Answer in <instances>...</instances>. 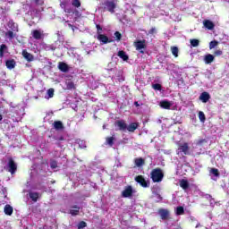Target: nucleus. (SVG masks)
<instances>
[{
	"label": "nucleus",
	"instance_id": "f257e3e1",
	"mask_svg": "<svg viewBox=\"0 0 229 229\" xmlns=\"http://www.w3.org/2000/svg\"><path fill=\"white\" fill-rule=\"evenodd\" d=\"M150 178L154 183H159L164 180V172H162L161 168H155L150 173Z\"/></svg>",
	"mask_w": 229,
	"mask_h": 229
},
{
	"label": "nucleus",
	"instance_id": "f03ea898",
	"mask_svg": "<svg viewBox=\"0 0 229 229\" xmlns=\"http://www.w3.org/2000/svg\"><path fill=\"white\" fill-rule=\"evenodd\" d=\"M104 12H109L110 13H115V8H117V3L115 0H106L103 4Z\"/></svg>",
	"mask_w": 229,
	"mask_h": 229
},
{
	"label": "nucleus",
	"instance_id": "7ed1b4c3",
	"mask_svg": "<svg viewBox=\"0 0 229 229\" xmlns=\"http://www.w3.org/2000/svg\"><path fill=\"white\" fill-rule=\"evenodd\" d=\"M6 167L8 173H11V174H15V173H17V163H15V160H13V157H8Z\"/></svg>",
	"mask_w": 229,
	"mask_h": 229
},
{
	"label": "nucleus",
	"instance_id": "20e7f679",
	"mask_svg": "<svg viewBox=\"0 0 229 229\" xmlns=\"http://www.w3.org/2000/svg\"><path fill=\"white\" fill-rule=\"evenodd\" d=\"M178 155H180V153H183V155H191V148L189 147V143H180L178 145Z\"/></svg>",
	"mask_w": 229,
	"mask_h": 229
},
{
	"label": "nucleus",
	"instance_id": "39448f33",
	"mask_svg": "<svg viewBox=\"0 0 229 229\" xmlns=\"http://www.w3.org/2000/svg\"><path fill=\"white\" fill-rule=\"evenodd\" d=\"M134 47H136V51H139L141 55H144V50L142 49H146V39L135 41Z\"/></svg>",
	"mask_w": 229,
	"mask_h": 229
},
{
	"label": "nucleus",
	"instance_id": "423d86ee",
	"mask_svg": "<svg viewBox=\"0 0 229 229\" xmlns=\"http://www.w3.org/2000/svg\"><path fill=\"white\" fill-rule=\"evenodd\" d=\"M123 198H131L133 196V187L131 185H128L122 191Z\"/></svg>",
	"mask_w": 229,
	"mask_h": 229
},
{
	"label": "nucleus",
	"instance_id": "0eeeda50",
	"mask_svg": "<svg viewBox=\"0 0 229 229\" xmlns=\"http://www.w3.org/2000/svg\"><path fill=\"white\" fill-rule=\"evenodd\" d=\"M120 131H126L128 128V123L124 120H118L114 123Z\"/></svg>",
	"mask_w": 229,
	"mask_h": 229
},
{
	"label": "nucleus",
	"instance_id": "6e6552de",
	"mask_svg": "<svg viewBox=\"0 0 229 229\" xmlns=\"http://www.w3.org/2000/svg\"><path fill=\"white\" fill-rule=\"evenodd\" d=\"M135 182H137V183H140V185L141 187H144V189L149 187V182H146V179L142 175L136 176Z\"/></svg>",
	"mask_w": 229,
	"mask_h": 229
},
{
	"label": "nucleus",
	"instance_id": "1a4fd4ad",
	"mask_svg": "<svg viewBox=\"0 0 229 229\" xmlns=\"http://www.w3.org/2000/svg\"><path fill=\"white\" fill-rule=\"evenodd\" d=\"M158 214L163 221H167V219H169V216H170L169 210L160 208L158 209Z\"/></svg>",
	"mask_w": 229,
	"mask_h": 229
},
{
	"label": "nucleus",
	"instance_id": "9d476101",
	"mask_svg": "<svg viewBox=\"0 0 229 229\" xmlns=\"http://www.w3.org/2000/svg\"><path fill=\"white\" fill-rule=\"evenodd\" d=\"M7 26L11 30V31H14V33H18V31H19V24L15 23V21H13V20H10L7 22Z\"/></svg>",
	"mask_w": 229,
	"mask_h": 229
},
{
	"label": "nucleus",
	"instance_id": "9b49d317",
	"mask_svg": "<svg viewBox=\"0 0 229 229\" xmlns=\"http://www.w3.org/2000/svg\"><path fill=\"white\" fill-rule=\"evenodd\" d=\"M21 55L25 60H27V62H33V60H35V56H33L32 54H30V52H28L26 49L22 50Z\"/></svg>",
	"mask_w": 229,
	"mask_h": 229
},
{
	"label": "nucleus",
	"instance_id": "f8f14e48",
	"mask_svg": "<svg viewBox=\"0 0 229 229\" xmlns=\"http://www.w3.org/2000/svg\"><path fill=\"white\" fill-rule=\"evenodd\" d=\"M31 35L35 40H41V38H44V34L38 30H32Z\"/></svg>",
	"mask_w": 229,
	"mask_h": 229
},
{
	"label": "nucleus",
	"instance_id": "ddd939ff",
	"mask_svg": "<svg viewBox=\"0 0 229 229\" xmlns=\"http://www.w3.org/2000/svg\"><path fill=\"white\" fill-rule=\"evenodd\" d=\"M199 99L202 101V103H208V101H210V94L207 91H204L200 94Z\"/></svg>",
	"mask_w": 229,
	"mask_h": 229
},
{
	"label": "nucleus",
	"instance_id": "4468645a",
	"mask_svg": "<svg viewBox=\"0 0 229 229\" xmlns=\"http://www.w3.org/2000/svg\"><path fill=\"white\" fill-rule=\"evenodd\" d=\"M58 69L61 71V72H69V64L64 62H59Z\"/></svg>",
	"mask_w": 229,
	"mask_h": 229
},
{
	"label": "nucleus",
	"instance_id": "2eb2a0df",
	"mask_svg": "<svg viewBox=\"0 0 229 229\" xmlns=\"http://www.w3.org/2000/svg\"><path fill=\"white\" fill-rule=\"evenodd\" d=\"M173 104L167 100H163L159 103V106L164 108L165 110H171V106Z\"/></svg>",
	"mask_w": 229,
	"mask_h": 229
},
{
	"label": "nucleus",
	"instance_id": "dca6fc26",
	"mask_svg": "<svg viewBox=\"0 0 229 229\" xmlns=\"http://www.w3.org/2000/svg\"><path fill=\"white\" fill-rule=\"evenodd\" d=\"M69 214H71V216H80V206H72Z\"/></svg>",
	"mask_w": 229,
	"mask_h": 229
},
{
	"label": "nucleus",
	"instance_id": "f3484780",
	"mask_svg": "<svg viewBox=\"0 0 229 229\" xmlns=\"http://www.w3.org/2000/svg\"><path fill=\"white\" fill-rule=\"evenodd\" d=\"M98 40L102 42V44H109L110 42H112V40H109L106 35L105 34H99L98 36Z\"/></svg>",
	"mask_w": 229,
	"mask_h": 229
},
{
	"label": "nucleus",
	"instance_id": "a211bd4d",
	"mask_svg": "<svg viewBox=\"0 0 229 229\" xmlns=\"http://www.w3.org/2000/svg\"><path fill=\"white\" fill-rule=\"evenodd\" d=\"M15 65H17L15 59H10L5 62V66L7 67V69H15Z\"/></svg>",
	"mask_w": 229,
	"mask_h": 229
},
{
	"label": "nucleus",
	"instance_id": "6ab92c4d",
	"mask_svg": "<svg viewBox=\"0 0 229 229\" xmlns=\"http://www.w3.org/2000/svg\"><path fill=\"white\" fill-rule=\"evenodd\" d=\"M117 55L119 56V58L123 60V62H128V60H130V56H128V55H126V52H124V50L118 51Z\"/></svg>",
	"mask_w": 229,
	"mask_h": 229
},
{
	"label": "nucleus",
	"instance_id": "aec40b11",
	"mask_svg": "<svg viewBox=\"0 0 229 229\" xmlns=\"http://www.w3.org/2000/svg\"><path fill=\"white\" fill-rule=\"evenodd\" d=\"M4 212L5 216H12L13 214V207H12L10 204H7L4 208Z\"/></svg>",
	"mask_w": 229,
	"mask_h": 229
},
{
	"label": "nucleus",
	"instance_id": "412c9836",
	"mask_svg": "<svg viewBox=\"0 0 229 229\" xmlns=\"http://www.w3.org/2000/svg\"><path fill=\"white\" fill-rule=\"evenodd\" d=\"M66 89L67 90H76V85L74 82L71 80H67L65 81Z\"/></svg>",
	"mask_w": 229,
	"mask_h": 229
},
{
	"label": "nucleus",
	"instance_id": "4be33fe9",
	"mask_svg": "<svg viewBox=\"0 0 229 229\" xmlns=\"http://www.w3.org/2000/svg\"><path fill=\"white\" fill-rule=\"evenodd\" d=\"M137 128H139V123H131L129 125H127V131H131V133H133V131H135Z\"/></svg>",
	"mask_w": 229,
	"mask_h": 229
},
{
	"label": "nucleus",
	"instance_id": "5701e85b",
	"mask_svg": "<svg viewBox=\"0 0 229 229\" xmlns=\"http://www.w3.org/2000/svg\"><path fill=\"white\" fill-rule=\"evenodd\" d=\"M134 164H135L136 167H142V165H144V164H146V161L142 157H138V158L134 159Z\"/></svg>",
	"mask_w": 229,
	"mask_h": 229
},
{
	"label": "nucleus",
	"instance_id": "b1692460",
	"mask_svg": "<svg viewBox=\"0 0 229 229\" xmlns=\"http://www.w3.org/2000/svg\"><path fill=\"white\" fill-rule=\"evenodd\" d=\"M53 125L55 130H57V131L64 130V123H62V121H55Z\"/></svg>",
	"mask_w": 229,
	"mask_h": 229
},
{
	"label": "nucleus",
	"instance_id": "393cba45",
	"mask_svg": "<svg viewBox=\"0 0 229 229\" xmlns=\"http://www.w3.org/2000/svg\"><path fill=\"white\" fill-rule=\"evenodd\" d=\"M29 196H30V199H31L32 201H34V202L38 201V198H39L38 192H37V191H30V192L29 193Z\"/></svg>",
	"mask_w": 229,
	"mask_h": 229
},
{
	"label": "nucleus",
	"instance_id": "a878e982",
	"mask_svg": "<svg viewBox=\"0 0 229 229\" xmlns=\"http://www.w3.org/2000/svg\"><path fill=\"white\" fill-rule=\"evenodd\" d=\"M5 37L7 38H9V40H13V38H15V37H17V34L13 30H9V31L5 32Z\"/></svg>",
	"mask_w": 229,
	"mask_h": 229
},
{
	"label": "nucleus",
	"instance_id": "bb28decb",
	"mask_svg": "<svg viewBox=\"0 0 229 229\" xmlns=\"http://www.w3.org/2000/svg\"><path fill=\"white\" fill-rule=\"evenodd\" d=\"M180 187H182V189H183V191H187V189H189V181L182 179L180 181Z\"/></svg>",
	"mask_w": 229,
	"mask_h": 229
},
{
	"label": "nucleus",
	"instance_id": "cd10ccee",
	"mask_svg": "<svg viewBox=\"0 0 229 229\" xmlns=\"http://www.w3.org/2000/svg\"><path fill=\"white\" fill-rule=\"evenodd\" d=\"M204 61H205V64H212V62H214V55H212V54L206 55Z\"/></svg>",
	"mask_w": 229,
	"mask_h": 229
},
{
	"label": "nucleus",
	"instance_id": "c85d7f7f",
	"mask_svg": "<svg viewBox=\"0 0 229 229\" xmlns=\"http://www.w3.org/2000/svg\"><path fill=\"white\" fill-rule=\"evenodd\" d=\"M204 26L205 28H207L208 30H214V22H212L209 20H206L204 21Z\"/></svg>",
	"mask_w": 229,
	"mask_h": 229
},
{
	"label": "nucleus",
	"instance_id": "c756f323",
	"mask_svg": "<svg viewBox=\"0 0 229 229\" xmlns=\"http://www.w3.org/2000/svg\"><path fill=\"white\" fill-rule=\"evenodd\" d=\"M115 140V137L111 136V137H106V144H107L108 146H110V148H112V146H114V141Z\"/></svg>",
	"mask_w": 229,
	"mask_h": 229
},
{
	"label": "nucleus",
	"instance_id": "7c9ffc66",
	"mask_svg": "<svg viewBox=\"0 0 229 229\" xmlns=\"http://www.w3.org/2000/svg\"><path fill=\"white\" fill-rule=\"evenodd\" d=\"M175 214L176 216H183V214H185V209L183 208V207L179 206L176 208Z\"/></svg>",
	"mask_w": 229,
	"mask_h": 229
},
{
	"label": "nucleus",
	"instance_id": "2f4dec72",
	"mask_svg": "<svg viewBox=\"0 0 229 229\" xmlns=\"http://www.w3.org/2000/svg\"><path fill=\"white\" fill-rule=\"evenodd\" d=\"M171 52L174 58H178V53H180L178 47H171Z\"/></svg>",
	"mask_w": 229,
	"mask_h": 229
},
{
	"label": "nucleus",
	"instance_id": "473e14b6",
	"mask_svg": "<svg viewBox=\"0 0 229 229\" xmlns=\"http://www.w3.org/2000/svg\"><path fill=\"white\" fill-rule=\"evenodd\" d=\"M8 49V47L5 44H2L0 46V58H3L4 56V50Z\"/></svg>",
	"mask_w": 229,
	"mask_h": 229
},
{
	"label": "nucleus",
	"instance_id": "72a5a7b5",
	"mask_svg": "<svg viewBox=\"0 0 229 229\" xmlns=\"http://www.w3.org/2000/svg\"><path fill=\"white\" fill-rule=\"evenodd\" d=\"M72 5L74 8H81V1H80V0H72Z\"/></svg>",
	"mask_w": 229,
	"mask_h": 229
},
{
	"label": "nucleus",
	"instance_id": "f704fd0d",
	"mask_svg": "<svg viewBox=\"0 0 229 229\" xmlns=\"http://www.w3.org/2000/svg\"><path fill=\"white\" fill-rule=\"evenodd\" d=\"M199 119L200 121V123H205V121H207V117L205 116V113H203L202 111L199 112Z\"/></svg>",
	"mask_w": 229,
	"mask_h": 229
},
{
	"label": "nucleus",
	"instance_id": "c9c22d12",
	"mask_svg": "<svg viewBox=\"0 0 229 229\" xmlns=\"http://www.w3.org/2000/svg\"><path fill=\"white\" fill-rule=\"evenodd\" d=\"M122 38H123V34H121V32H119V31H115L114 32V39L116 40V42H121Z\"/></svg>",
	"mask_w": 229,
	"mask_h": 229
},
{
	"label": "nucleus",
	"instance_id": "e433bc0d",
	"mask_svg": "<svg viewBox=\"0 0 229 229\" xmlns=\"http://www.w3.org/2000/svg\"><path fill=\"white\" fill-rule=\"evenodd\" d=\"M219 46V41L213 40L209 43V49H214V47H217Z\"/></svg>",
	"mask_w": 229,
	"mask_h": 229
},
{
	"label": "nucleus",
	"instance_id": "4c0bfd02",
	"mask_svg": "<svg viewBox=\"0 0 229 229\" xmlns=\"http://www.w3.org/2000/svg\"><path fill=\"white\" fill-rule=\"evenodd\" d=\"M64 12H65V13H75L78 14L80 13V12L78 10L72 11V8H64Z\"/></svg>",
	"mask_w": 229,
	"mask_h": 229
},
{
	"label": "nucleus",
	"instance_id": "58836bf2",
	"mask_svg": "<svg viewBox=\"0 0 229 229\" xmlns=\"http://www.w3.org/2000/svg\"><path fill=\"white\" fill-rule=\"evenodd\" d=\"M190 42L192 47H198V46H199V40L198 39H191Z\"/></svg>",
	"mask_w": 229,
	"mask_h": 229
},
{
	"label": "nucleus",
	"instance_id": "ea45409f",
	"mask_svg": "<svg viewBox=\"0 0 229 229\" xmlns=\"http://www.w3.org/2000/svg\"><path fill=\"white\" fill-rule=\"evenodd\" d=\"M96 28H97V35L98 36L102 35V33H103V27H101V25H99V24H97Z\"/></svg>",
	"mask_w": 229,
	"mask_h": 229
},
{
	"label": "nucleus",
	"instance_id": "a19ab883",
	"mask_svg": "<svg viewBox=\"0 0 229 229\" xmlns=\"http://www.w3.org/2000/svg\"><path fill=\"white\" fill-rule=\"evenodd\" d=\"M78 229H83V228H87V222L85 221H81L79 224H78Z\"/></svg>",
	"mask_w": 229,
	"mask_h": 229
},
{
	"label": "nucleus",
	"instance_id": "79ce46f5",
	"mask_svg": "<svg viewBox=\"0 0 229 229\" xmlns=\"http://www.w3.org/2000/svg\"><path fill=\"white\" fill-rule=\"evenodd\" d=\"M50 167L51 169H56V167H58V162H56V160H52L50 162Z\"/></svg>",
	"mask_w": 229,
	"mask_h": 229
},
{
	"label": "nucleus",
	"instance_id": "37998d69",
	"mask_svg": "<svg viewBox=\"0 0 229 229\" xmlns=\"http://www.w3.org/2000/svg\"><path fill=\"white\" fill-rule=\"evenodd\" d=\"M210 173L214 174V176H219V170L217 168H211Z\"/></svg>",
	"mask_w": 229,
	"mask_h": 229
},
{
	"label": "nucleus",
	"instance_id": "c03bdc74",
	"mask_svg": "<svg viewBox=\"0 0 229 229\" xmlns=\"http://www.w3.org/2000/svg\"><path fill=\"white\" fill-rule=\"evenodd\" d=\"M152 89H154V90H162V85L158 83L153 84Z\"/></svg>",
	"mask_w": 229,
	"mask_h": 229
},
{
	"label": "nucleus",
	"instance_id": "a18cd8bd",
	"mask_svg": "<svg viewBox=\"0 0 229 229\" xmlns=\"http://www.w3.org/2000/svg\"><path fill=\"white\" fill-rule=\"evenodd\" d=\"M48 98H53L55 96V89L53 88L47 90Z\"/></svg>",
	"mask_w": 229,
	"mask_h": 229
},
{
	"label": "nucleus",
	"instance_id": "49530a36",
	"mask_svg": "<svg viewBox=\"0 0 229 229\" xmlns=\"http://www.w3.org/2000/svg\"><path fill=\"white\" fill-rule=\"evenodd\" d=\"M155 33H157V29L153 27L148 30V35H155Z\"/></svg>",
	"mask_w": 229,
	"mask_h": 229
},
{
	"label": "nucleus",
	"instance_id": "de8ad7c7",
	"mask_svg": "<svg viewBox=\"0 0 229 229\" xmlns=\"http://www.w3.org/2000/svg\"><path fill=\"white\" fill-rule=\"evenodd\" d=\"M215 56H221L223 55V50H216L214 52Z\"/></svg>",
	"mask_w": 229,
	"mask_h": 229
},
{
	"label": "nucleus",
	"instance_id": "09e8293b",
	"mask_svg": "<svg viewBox=\"0 0 229 229\" xmlns=\"http://www.w3.org/2000/svg\"><path fill=\"white\" fill-rule=\"evenodd\" d=\"M60 6H61V8L65 10V8H66L65 6H67V2L66 1L61 2Z\"/></svg>",
	"mask_w": 229,
	"mask_h": 229
},
{
	"label": "nucleus",
	"instance_id": "8fccbe9b",
	"mask_svg": "<svg viewBox=\"0 0 229 229\" xmlns=\"http://www.w3.org/2000/svg\"><path fill=\"white\" fill-rule=\"evenodd\" d=\"M204 142H207V140L205 139L199 140L197 144L198 146H201V144H203Z\"/></svg>",
	"mask_w": 229,
	"mask_h": 229
},
{
	"label": "nucleus",
	"instance_id": "3c124183",
	"mask_svg": "<svg viewBox=\"0 0 229 229\" xmlns=\"http://www.w3.org/2000/svg\"><path fill=\"white\" fill-rule=\"evenodd\" d=\"M54 139H55V140H65V138H64V136H61V137H59V138L54 137Z\"/></svg>",
	"mask_w": 229,
	"mask_h": 229
},
{
	"label": "nucleus",
	"instance_id": "603ef678",
	"mask_svg": "<svg viewBox=\"0 0 229 229\" xmlns=\"http://www.w3.org/2000/svg\"><path fill=\"white\" fill-rule=\"evenodd\" d=\"M134 105H135L137 107L140 106V105L139 104L138 101H135V102H134Z\"/></svg>",
	"mask_w": 229,
	"mask_h": 229
},
{
	"label": "nucleus",
	"instance_id": "864d4df0",
	"mask_svg": "<svg viewBox=\"0 0 229 229\" xmlns=\"http://www.w3.org/2000/svg\"><path fill=\"white\" fill-rule=\"evenodd\" d=\"M0 121H3V114H0Z\"/></svg>",
	"mask_w": 229,
	"mask_h": 229
},
{
	"label": "nucleus",
	"instance_id": "5fc2aeb1",
	"mask_svg": "<svg viewBox=\"0 0 229 229\" xmlns=\"http://www.w3.org/2000/svg\"><path fill=\"white\" fill-rule=\"evenodd\" d=\"M36 1V3H38V0H35Z\"/></svg>",
	"mask_w": 229,
	"mask_h": 229
},
{
	"label": "nucleus",
	"instance_id": "6e6d98bb",
	"mask_svg": "<svg viewBox=\"0 0 229 229\" xmlns=\"http://www.w3.org/2000/svg\"><path fill=\"white\" fill-rule=\"evenodd\" d=\"M57 144V146H60V143H56Z\"/></svg>",
	"mask_w": 229,
	"mask_h": 229
}]
</instances>
